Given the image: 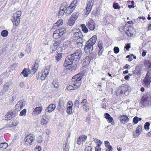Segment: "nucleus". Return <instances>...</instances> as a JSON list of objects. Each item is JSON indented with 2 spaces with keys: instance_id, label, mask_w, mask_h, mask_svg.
Wrapping results in <instances>:
<instances>
[{
  "instance_id": "b1692460",
  "label": "nucleus",
  "mask_w": 151,
  "mask_h": 151,
  "mask_svg": "<svg viewBox=\"0 0 151 151\" xmlns=\"http://www.w3.org/2000/svg\"><path fill=\"white\" fill-rule=\"evenodd\" d=\"M53 45L51 46V48L53 51H55L60 45L59 42L56 41H54L52 42Z\"/></svg>"
},
{
  "instance_id": "bf43d9fd",
  "label": "nucleus",
  "mask_w": 151,
  "mask_h": 151,
  "mask_svg": "<svg viewBox=\"0 0 151 151\" xmlns=\"http://www.w3.org/2000/svg\"><path fill=\"white\" fill-rule=\"evenodd\" d=\"M73 103L71 101H69L67 105V107H72V106H73Z\"/></svg>"
},
{
  "instance_id": "de8ad7c7",
  "label": "nucleus",
  "mask_w": 151,
  "mask_h": 151,
  "mask_svg": "<svg viewBox=\"0 0 151 151\" xmlns=\"http://www.w3.org/2000/svg\"><path fill=\"white\" fill-rule=\"evenodd\" d=\"M67 113L69 114H70L72 112V107H67Z\"/></svg>"
},
{
  "instance_id": "a18cd8bd",
  "label": "nucleus",
  "mask_w": 151,
  "mask_h": 151,
  "mask_svg": "<svg viewBox=\"0 0 151 151\" xmlns=\"http://www.w3.org/2000/svg\"><path fill=\"white\" fill-rule=\"evenodd\" d=\"M26 109H24L20 112L19 115L20 116H24L26 115Z\"/></svg>"
},
{
  "instance_id": "9d476101",
  "label": "nucleus",
  "mask_w": 151,
  "mask_h": 151,
  "mask_svg": "<svg viewBox=\"0 0 151 151\" xmlns=\"http://www.w3.org/2000/svg\"><path fill=\"white\" fill-rule=\"evenodd\" d=\"M151 99L150 94L148 93H147L145 95L143 96L142 99V100L144 104L148 105L151 103Z\"/></svg>"
},
{
  "instance_id": "ddd939ff",
  "label": "nucleus",
  "mask_w": 151,
  "mask_h": 151,
  "mask_svg": "<svg viewBox=\"0 0 151 151\" xmlns=\"http://www.w3.org/2000/svg\"><path fill=\"white\" fill-rule=\"evenodd\" d=\"M86 26L91 30H93L96 27L95 24L92 19H89L87 22Z\"/></svg>"
},
{
  "instance_id": "4be33fe9",
  "label": "nucleus",
  "mask_w": 151,
  "mask_h": 151,
  "mask_svg": "<svg viewBox=\"0 0 151 151\" xmlns=\"http://www.w3.org/2000/svg\"><path fill=\"white\" fill-rule=\"evenodd\" d=\"M142 127L141 125H139L137 127L136 132L134 133V135L137 137L142 132Z\"/></svg>"
},
{
  "instance_id": "cd10ccee",
  "label": "nucleus",
  "mask_w": 151,
  "mask_h": 151,
  "mask_svg": "<svg viewBox=\"0 0 151 151\" xmlns=\"http://www.w3.org/2000/svg\"><path fill=\"white\" fill-rule=\"evenodd\" d=\"M8 146V144L6 142L1 143L0 144V150H2L6 149L7 147Z\"/></svg>"
},
{
  "instance_id": "7c9ffc66",
  "label": "nucleus",
  "mask_w": 151,
  "mask_h": 151,
  "mask_svg": "<svg viewBox=\"0 0 151 151\" xmlns=\"http://www.w3.org/2000/svg\"><path fill=\"white\" fill-rule=\"evenodd\" d=\"M10 85L9 83H6L3 87L4 91L5 92L8 91L10 88Z\"/></svg>"
},
{
  "instance_id": "ea45409f",
  "label": "nucleus",
  "mask_w": 151,
  "mask_h": 151,
  "mask_svg": "<svg viewBox=\"0 0 151 151\" xmlns=\"http://www.w3.org/2000/svg\"><path fill=\"white\" fill-rule=\"evenodd\" d=\"M82 28V31L85 33H87L88 32V30L87 28L86 27L84 24H82L81 25Z\"/></svg>"
},
{
  "instance_id": "7ed1b4c3",
  "label": "nucleus",
  "mask_w": 151,
  "mask_h": 151,
  "mask_svg": "<svg viewBox=\"0 0 151 151\" xmlns=\"http://www.w3.org/2000/svg\"><path fill=\"white\" fill-rule=\"evenodd\" d=\"M73 38L74 40L76 41L77 45L79 44V47H82L83 45L82 43L84 41V40L82 33L80 30H77V31L74 33L73 36Z\"/></svg>"
},
{
  "instance_id": "49530a36",
  "label": "nucleus",
  "mask_w": 151,
  "mask_h": 151,
  "mask_svg": "<svg viewBox=\"0 0 151 151\" xmlns=\"http://www.w3.org/2000/svg\"><path fill=\"white\" fill-rule=\"evenodd\" d=\"M37 142L39 143H41L43 141V138L41 136H39L37 139Z\"/></svg>"
},
{
  "instance_id": "052dcab7",
  "label": "nucleus",
  "mask_w": 151,
  "mask_h": 151,
  "mask_svg": "<svg viewBox=\"0 0 151 151\" xmlns=\"http://www.w3.org/2000/svg\"><path fill=\"white\" fill-rule=\"evenodd\" d=\"M91 146H88L85 148L84 151H91Z\"/></svg>"
},
{
  "instance_id": "a19ab883",
  "label": "nucleus",
  "mask_w": 151,
  "mask_h": 151,
  "mask_svg": "<svg viewBox=\"0 0 151 151\" xmlns=\"http://www.w3.org/2000/svg\"><path fill=\"white\" fill-rule=\"evenodd\" d=\"M141 120V118H138L137 116H135L134 118L133 121L134 123L137 124L139 121H140Z\"/></svg>"
},
{
  "instance_id": "f704fd0d",
  "label": "nucleus",
  "mask_w": 151,
  "mask_h": 151,
  "mask_svg": "<svg viewBox=\"0 0 151 151\" xmlns=\"http://www.w3.org/2000/svg\"><path fill=\"white\" fill-rule=\"evenodd\" d=\"M8 32L6 30H3L1 32V35L3 37H6L8 35Z\"/></svg>"
},
{
  "instance_id": "6ab92c4d",
  "label": "nucleus",
  "mask_w": 151,
  "mask_h": 151,
  "mask_svg": "<svg viewBox=\"0 0 151 151\" xmlns=\"http://www.w3.org/2000/svg\"><path fill=\"white\" fill-rule=\"evenodd\" d=\"M31 73H32L29 69L24 68L21 73V75L22 74L24 77H27Z\"/></svg>"
},
{
  "instance_id": "4c0bfd02",
  "label": "nucleus",
  "mask_w": 151,
  "mask_h": 151,
  "mask_svg": "<svg viewBox=\"0 0 151 151\" xmlns=\"http://www.w3.org/2000/svg\"><path fill=\"white\" fill-rule=\"evenodd\" d=\"M32 47V43L30 42L29 43H28L26 46V50L27 51H30Z\"/></svg>"
},
{
  "instance_id": "4d7b16f0",
  "label": "nucleus",
  "mask_w": 151,
  "mask_h": 151,
  "mask_svg": "<svg viewBox=\"0 0 151 151\" xmlns=\"http://www.w3.org/2000/svg\"><path fill=\"white\" fill-rule=\"evenodd\" d=\"M113 7L114 9H119V6L116 3H114L113 4Z\"/></svg>"
},
{
  "instance_id": "4468645a",
  "label": "nucleus",
  "mask_w": 151,
  "mask_h": 151,
  "mask_svg": "<svg viewBox=\"0 0 151 151\" xmlns=\"http://www.w3.org/2000/svg\"><path fill=\"white\" fill-rule=\"evenodd\" d=\"M93 4V2L92 0H88V2L87 4L86 14H88L91 9L92 6Z\"/></svg>"
},
{
  "instance_id": "dca6fc26",
  "label": "nucleus",
  "mask_w": 151,
  "mask_h": 151,
  "mask_svg": "<svg viewBox=\"0 0 151 151\" xmlns=\"http://www.w3.org/2000/svg\"><path fill=\"white\" fill-rule=\"evenodd\" d=\"M126 33L128 36L131 37L134 36L136 34L135 30L131 28H128Z\"/></svg>"
},
{
  "instance_id": "1a4fd4ad",
  "label": "nucleus",
  "mask_w": 151,
  "mask_h": 151,
  "mask_svg": "<svg viewBox=\"0 0 151 151\" xmlns=\"http://www.w3.org/2000/svg\"><path fill=\"white\" fill-rule=\"evenodd\" d=\"M82 55V51L79 49L76 50L74 53L72 54L71 56L73 58V60L78 61L80 60Z\"/></svg>"
},
{
  "instance_id": "6e6552de",
  "label": "nucleus",
  "mask_w": 151,
  "mask_h": 151,
  "mask_svg": "<svg viewBox=\"0 0 151 151\" xmlns=\"http://www.w3.org/2000/svg\"><path fill=\"white\" fill-rule=\"evenodd\" d=\"M66 31L64 28H61L56 30L53 34V37L55 39H58L63 35Z\"/></svg>"
},
{
  "instance_id": "39448f33",
  "label": "nucleus",
  "mask_w": 151,
  "mask_h": 151,
  "mask_svg": "<svg viewBox=\"0 0 151 151\" xmlns=\"http://www.w3.org/2000/svg\"><path fill=\"white\" fill-rule=\"evenodd\" d=\"M22 13L21 11H19L14 13L12 16V22L14 25L17 27L19 26L20 23Z\"/></svg>"
},
{
  "instance_id": "5fc2aeb1",
  "label": "nucleus",
  "mask_w": 151,
  "mask_h": 151,
  "mask_svg": "<svg viewBox=\"0 0 151 151\" xmlns=\"http://www.w3.org/2000/svg\"><path fill=\"white\" fill-rule=\"evenodd\" d=\"M84 110L86 111H88L90 109V106H88V104L85 106V107L83 106L82 107Z\"/></svg>"
},
{
  "instance_id": "f257e3e1",
  "label": "nucleus",
  "mask_w": 151,
  "mask_h": 151,
  "mask_svg": "<svg viewBox=\"0 0 151 151\" xmlns=\"http://www.w3.org/2000/svg\"><path fill=\"white\" fill-rule=\"evenodd\" d=\"M83 75L82 73H79L73 76L72 79L71 83L67 86V89L68 90H72L79 88L81 85V80Z\"/></svg>"
},
{
  "instance_id": "393cba45",
  "label": "nucleus",
  "mask_w": 151,
  "mask_h": 151,
  "mask_svg": "<svg viewBox=\"0 0 151 151\" xmlns=\"http://www.w3.org/2000/svg\"><path fill=\"white\" fill-rule=\"evenodd\" d=\"M50 70V67L49 66H47L46 67L45 69L42 71V73L44 75L47 76L49 74V72Z\"/></svg>"
},
{
  "instance_id": "a211bd4d",
  "label": "nucleus",
  "mask_w": 151,
  "mask_h": 151,
  "mask_svg": "<svg viewBox=\"0 0 151 151\" xmlns=\"http://www.w3.org/2000/svg\"><path fill=\"white\" fill-rule=\"evenodd\" d=\"M42 109V107H37L33 111L32 114L34 116L39 115L41 112Z\"/></svg>"
},
{
  "instance_id": "13d9d810",
  "label": "nucleus",
  "mask_w": 151,
  "mask_h": 151,
  "mask_svg": "<svg viewBox=\"0 0 151 151\" xmlns=\"http://www.w3.org/2000/svg\"><path fill=\"white\" fill-rule=\"evenodd\" d=\"M65 10H61V9H60V11L59 12V15L60 16H62L65 13Z\"/></svg>"
},
{
  "instance_id": "f3484780",
  "label": "nucleus",
  "mask_w": 151,
  "mask_h": 151,
  "mask_svg": "<svg viewBox=\"0 0 151 151\" xmlns=\"http://www.w3.org/2000/svg\"><path fill=\"white\" fill-rule=\"evenodd\" d=\"M119 118L120 122L123 124L127 123L129 120L128 116L125 115H120Z\"/></svg>"
},
{
  "instance_id": "c9c22d12",
  "label": "nucleus",
  "mask_w": 151,
  "mask_h": 151,
  "mask_svg": "<svg viewBox=\"0 0 151 151\" xmlns=\"http://www.w3.org/2000/svg\"><path fill=\"white\" fill-rule=\"evenodd\" d=\"M75 21V20H74V19H73V18H70L69 19L68 24L70 26L73 25L74 24Z\"/></svg>"
},
{
  "instance_id": "412c9836",
  "label": "nucleus",
  "mask_w": 151,
  "mask_h": 151,
  "mask_svg": "<svg viewBox=\"0 0 151 151\" xmlns=\"http://www.w3.org/2000/svg\"><path fill=\"white\" fill-rule=\"evenodd\" d=\"M56 106L55 104H51L48 106L46 109V112H51L55 109Z\"/></svg>"
},
{
  "instance_id": "8fccbe9b",
  "label": "nucleus",
  "mask_w": 151,
  "mask_h": 151,
  "mask_svg": "<svg viewBox=\"0 0 151 151\" xmlns=\"http://www.w3.org/2000/svg\"><path fill=\"white\" fill-rule=\"evenodd\" d=\"M74 105L75 106L77 107V108H78L80 105V103L79 101L77 100H76L74 102Z\"/></svg>"
},
{
  "instance_id": "c03bdc74",
  "label": "nucleus",
  "mask_w": 151,
  "mask_h": 151,
  "mask_svg": "<svg viewBox=\"0 0 151 151\" xmlns=\"http://www.w3.org/2000/svg\"><path fill=\"white\" fill-rule=\"evenodd\" d=\"M52 83L55 87L57 88H58L59 87L58 83L56 80H54L53 81Z\"/></svg>"
},
{
  "instance_id": "603ef678",
  "label": "nucleus",
  "mask_w": 151,
  "mask_h": 151,
  "mask_svg": "<svg viewBox=\"0 0 151 151\" xmlns=\"http://www.w3.org/2000/svg\"><path fill=\"white\" fill-rule=\"evenodd\" d=\"M65 104V102L63 101V99H60V100L59 105L60 106H61L63 105H64Z\"/></svg>"
},
{
  "instance_id": "bb28decb",
  "label": "nucleus",
  "mask_w": 151,
  "mask_h": 151,
  "mask_svg": "<svg viewBox=\"0 0 151 151\" xmlns=\"http://www.w3.org/2000/svg\"><path fill=\"white\" fill-rule=\"evenodd\" d=\"M104 116L105 118L108 120V121L109 123L112 122L113 120V119L109 114L107 113H105L104 114Z\"/></svg>"
},
{
  "instance_id": "774afa93",
  "label": "nucleus",
  "mask_w": 151,
  "mask_h": 151,
  "mask_svg": "<svg viewBox=\"0 0 151 151\" xmlns=\"http://www.w3.org/2000/svg\"><path fill=\"white\" fill-rule=\"evenodd\" d=\"M35 149L37 151H40L42 150V148L41 146H38L36 147Z\"/></svg>"
},
{
  "instance_id": "9b49d317",
  "label": "nucleus",
  "mask_w": 151,
  "mask_h": 151,
  "mask_svg": "<svg viewBox=\"0 0 151 151\" xmlns=\"http://www.w3.org/2000/svg\"><path fill=\"white\" fill-rule=\"evenodd\" d=\"M25 105L24 102L22 100H20L19 101L15 106V110L17 111L21 110Z\"/></svg>"
},
{
  "instance_id": "aec40b11",
  "label": "nucleus",
  "mask_w": 151,
  "mask_h": 151,
  "mask_svg": "<svg viewBox=\"0 0 151 151\" xmlns=\"http://www.w3.org/2000/svg\"><path fill=\"white\" fill-rule=\"evenodd\" d=\"M144 64L145 67L148 68V72L149 73L151 72V61L148 60H145Z\"/></svg>"
},
{
  "instance_id": "2eb2a0df",
  "label": "nucleus",
  "mask_w": 151,
  "mask_h": 151,
  "mask_svg": "<svg viewBox=\"0 0 151 151\" xmlns=\"http://www.w3.org/2000/svg\"><path fill=\"white\" fill-rule=\"evenodd\" d=\"M49 122V117L47 115H44L41 120L40 123L42 125L47 124Z\"/></svg>"
},
{
  "instance_id": "79ce46f5",
  "label": "nucleus",
  "mask_w": 151,
  "mask_h": 151,
  "mask_svg": "<svg viewBox=\"0 0 151 151\" xmlns=\"http://www.w3.org/2000/svg\"><path fill=\"white\" fill-rule=\"evenodd\" d=\"M79 139L81 140L82 142L85 141L87 139V136L85 135H82L80 136L79 137Z\"/></svg>"
},
{
  "instance_id": "2f4dec72",
  "label": "nucleus",
  "mask_w": 151,
  "mask_h": 151,
  "mask_svg": "<svg viewBox=\"0 0 151 151\" xmlns=\"http://www.w3.org/2000/svg\"><path fill=\"white\" fill-rule=\"evenodd\" d=\"M67 7V3L66 2H64L61 4L60 9H61V10H65V9Z\"/></svg>"
},
{
  "instance_id": "69168bd1",
  "label": "nucleus",
  "mask_w": 151,
  "mask_h": 151,
  "mask_svg": "<svg viewBox=\"0 0 151 151\" xmlns=\"http://www.w3.org/2000/svg\"><path fill=\"white\" fill-rule=\"evenodd\" d=\"M104 143L105 144V146L106 147H108L110 145V143L108 141H105L104 142Z\"/></svg>"
},
{
  "instance_id": "09e8293b",
  "label": "nucleus",
  "mask_w": 151,
  "mask_h": 151,
  "mask_svg": "<svg viewBox=\"0 0 151 151\" xmlns=\"http://www.w3.org/2000/svg\"><path fill=\"white\" fill-rule=\"evenodd\" d=\"M150 125V124L148 122H146L144 125V128L145 129H149V126Z\"/></svg>"
},
{
  "instance_id": "e433bc0d",
  "label": "nucleus",
  "mask_w": 151,
  "mask_h": 151,
  "mask_svg": "<svg viewBox=\"0 0 151 151\" xmlns=\"http://www.w3.org/2000/svg\"><path fill=\"white\" fill-rule=\"evenodd\" d=\"M94 57V56H92L90 55H88L85 58L86 61L87 62V63H89L91 60L93 59V58Z\"/></svg>"
},
{
  "instance_id": "6e6d98bb",
  "label": "nucleus",
  "mask_w": 151,
  "mask_h": 151,
  "mask_svg": "<svg viewBox=\"0 0 151 151\" xmlns=\"http://www.w3.org/2000/svg\"><path fill=\"white\" fill-rule=\"evenodd\" d=\"M93 140L96 143H100V144H101L102 143V142H101L100 140H99L96 138H93Z\"/></svg>"
},
{
  "instance_id": "f03ea898",
  "label": "nucleus",
  "mask_w": 151,
  "mask_h": 151,
  "mask_svg": "<svg viewBox=\"0 0 151 151\" xmlns=\"http://www.w3.org/2000/svg\"><path fill=\"white\" fill-rule=\"evenodd\" d=\"M96 40L97 36L94 35L87 42L84 47V50L87 54H91L93 50V46L96 43Z\"/></svg>"
},
{
  "instance_id": "e2e57ef3",
  "label": "nucleus",
  "mask_w": 151,
  "mask_h": 151,
  "mask_svg": "<svg viewBox=\"0 0 151 151\" xmlns=\"http://www.w3.org/2000/svg\"><path fill=\"white\" fill-rule=\"evenodd\" d=\"M107 149L106 150V151H112L113 150V148L111 145H110L108 147H107Z\"/></svg>"
},
{
  "instance_id": "864d4df0",
  "label": "nucleus",
  "mask_w": 151,
  "mask_h": 151,
  "mask_svg": "<svg viewBox=\"0 0 151 151\" xmlns=\"http://www.w3.org/2000/svg\"><path fill=\"white\" fill-rule=\"evenodd\" d=\"M95 151H101V148H100V145L99 144L95 148Z\"/></svg>"
},
{
  "instance_id": "5701e85b",
  "label": "nucleus",
  "mask_w": 151,
  "mask_h": 151,
  "mask_svg": "<svg viewBox=\"0 0 151 151\" xmlns=\"http://www.w3.org/2000/svg\"><path fill=\"white\" fill-rule=\"evenodd\" d=\"M63 24V20L62 19H59L57 22L55 23L52 27V28L55 29L62 25Z\"/></svg>"
},
{
  "instance_id": "20e7f679",
  "label": "nucleus",
  "mask_w": 151,
  "mask_h": 151,
  "mask_svg": "<svg viewBox=\"0 0 151 151\" xmlns=\"http://www.w3.org/2000/svg\"><path fill=\"white\" fill-rule=\"evenodd\" d=\"M73 58L71 56H69L66 57L64 63V65L67 69L69 70H72L75 68L74 66H73Z\"/></svg>"
},
{
  "instance_id": "338daca9",
  "label": "nucleus",
  "mask_w": 151,
  "mask_h": 151,
  "mask_svg": "<svg viewBox=\"0 0 151 151\" xmlns=\"http://www.w3.org/2000/svg\"><path fill=\"white\" fill-rule=\"evenodd\" d=\"M47 76H46L45 75H44L42 73L41 76V80H45V78Z\"/></svg>"
},
{
  "instance_id": "680f3d73",
  "label": "nucleus",
  "mask_w": 151,
  "mask_h": 151,
  "mask_svg": "<svg viewBox=\"0 0 151 151\" xmlns=\"http://www.w3.org/2000/svg\"><path fill=\"white\" fill-rule=\"evenodd\" d=\"M98 46L100 49H103L102 44L101 41H100L99 42Z\"/></svg>"
},
{
  "instance_id": "a878e982",
  "label": "nucleus",
  "mask_w": 151,
  "mask_h": 151,
  "mask_svg": "<svg viewBox=\"0 0 151 151\" xmlns=\"http://www.w3.org/2000/svg\"><path fill=\"white\" fill-rule=\"evenodd\" d=\"M14 114L12 111H9L6 115L5 118L7 120H10L13 116Z\"/></svg>"
},
{
  "instance_id": "c756f323",
  "label": "nucleus",
  "mask_w": 151,
  "mask_h": 151,
  "mask_svg": "<svg viewBox=\"0 0 151 151\" xmlns=\"http://www.w3.org/2000/svg\"><path fill=\"white\" fill-rule=\"evenodd\" d=\"M69 144L67 141H66L63 145V150L65 151H68L69 150Z\"/></svg>"
},
{
  "instance_id": "37998d69",
  "label": "nucleus",
  "mask_w": 151,
  "mask_h": 151,
  "mask_svg": "<svg viewBox=\"0 0 151 151\" xmlns=\"http://www.w3.org/2000/svg\"><path fill=\"white\" fill-rule=\"evenodd\" d=\"M81 105L82 107L83 106H85L88 104V103L87 102V101L86 99H84L82 101L81 103Z\"/></svg>"
},
{
  "instance_id": "c85d7f7f",
  "label": "nucleus",
  "mask_w": 151,
  "mask_h": 151,
  "mask_svg": "<svg viewBox=\"0 0 151 151\" xmlns=\"http://www.w3.org/2000/svg\"><path fill=\"white\" fill-rule=\"evenodd\" d=\"M39 67L38 64L35 63L31 70L33 74H35Z\"/></svg>"
},
{
  "instance_id": "473e14b6",
  "label": "nucleus",
  "mask_w": 151,
  "mask_h": 151,
  "mask_svg": "<svg viewBox=\"0 0 151 151\" xmlns=\"http://www.w3.org/2000/svg\"><path fill=\"white\" fill-rule=\"evenodd\" d=\"M62 57V55L61 53H58L55 56L56 60L57 61H59Z\"/></svg>"
},
{
  "instance_id": "58836bf2",
  "label": "nucleus",
  "mask_w": 151,
  "mask_h": 151,
  "mask_svg": "<svg viewBox=\"0 0 151 151\" xmlns=\"http://www.w3.org/2000/svg\"><path fill=\"white\" fill-rule=\"evenodd\" d=\"M78 14L77 13L74 12L71 16L70 18H73L74 20H76L78 18Z\"/></svg>"
},
{
  "instance_id": "3c124183",
  "label": "nucleus",
  "mask_w": 151,
  "mask_h": 151,
  "mask_svg": "<svg viewBox=\"0 0 151 151\" xmlns=\"http://www.w3.org/2000/svg\"><path fill=\"white\" fill-rule=\"evenodd\" d=\"M119 48L117 47H115L114 48V52L116 54L118 53L119 52Z\"/></svg>"
},
{
  "instance_id": "0eeeda50",
  "label": "nucleus",
  "mask_w": 151,
  "mask_h": 151,
  "mask_svg": "<svg viewBox=\"0 0 151 151\" xmlns=\"http://www.w3.org/2000/svg\"><path fill=\"white\" fill-rule=\"evenodd\" d=\"M77 3V0H73L70 5L65 9L66 13L68 14H70L76 6Z\"/></svg>"
},
{
  "instance_id": "423d86ee",
  "label": "nucleus",
  "mask_w": 151,
  "mask_h": 151,
  "mask_svg": "<svg viewBox=\"0 0 151 151\" xmlns=\"http://www.w3.org/2000/svg\"><path fill=\"white\" fill-rule=\"evenodd\" d=\"M35 140L34 136L30 134L27 136L24 139V145L27 146L32 145Z\"/></svg>"
},
{
  "instance_id": "f8f14e48",
  "label": "nucleus",
  "mask_w": 151,
  "mask_h": 151,
  "mask_svg": "<svg viewBox=\"0 0 151 151\" xmlns=\"http://www.w3.org/2000/svg\"><path fill=\"white\" fill-rule=\"evenodd\" d=\"M150 73L148 72L145 77L144 79V84L146 86L149 87L150 86V82H151Z\"/></svg>"
},
{
  "instance_id": "0e129e2a",
  "label": "nucleus",
  "mask_w": 151,
  "mask_h": 151,
  "mask_svg": "<svg viewBox=\"0 0 151 151\" xmlns=\"http://www.w3.org/2000/svg\"><path fill=\"white\" fill-rule=\"evenodd\" d=\"M19 124V122L16 121H14L12 122V125L13 126H16Z\"/></svg>"
},
{
  "instance_id": "72a5a7b5",
  "label": "nucleus",
  "mask_w": 151,
  "mask_h": 151,
  "mask_svg": "<svg viewBox=\"0 0 151 151\" xmlns=\"http://www.w3.org/2000/svg\"><path fill=\"white\" fill-rule=\"evenodd\" d=\"M141 71V69L139 67L136 68L134 70V74L137 75H139L140 74Z\"/></svg>"
}]
</instances>
